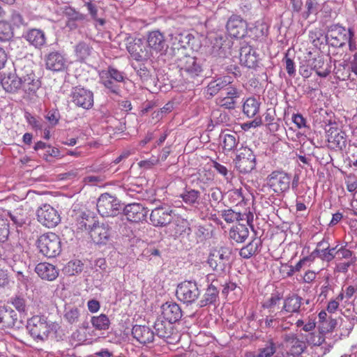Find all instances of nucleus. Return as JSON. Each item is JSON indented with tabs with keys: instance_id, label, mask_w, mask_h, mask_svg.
<instances>
[{
	"instance_id": "nucleus-26",
	"label": "nucleus",
	"mask_w": 357,
	"mask_h": 357,
	"mask_svg": "<svg viewBox=\"0 0 357 357\" xmlns=\"http://www.w3.org/2000/svg\"><path fill=\"white\" fill-rule=\"evenodd\" d=\"M282 339L287 347H289L291 357H295V356L300 355L304 351L305 344L303 341L299 340L296 334H284Z\"/></svg>"
},
{
	"instance_id": "nucleus-51",
	"label": "nucleus",
	"mask_w": 357,
	"mask_h": 357,
	"mask_svg": "<svg viewBox=\"0 0 357 357\" xmlns=\"http://www.w3.org/2000/svg\"><path fill=\"white\" fill-rule=\"evenodd\" d=\"M221 215L228 223H231L234 221L244 220L245 216V215H241V213L236 212L231 208L222 211Z\"/></svg>"
},
{
	"instance_id": "nucleus-18",
	"label": "nucleus",
	"mask_w": 357,
	"mask_h": 357,
	"mask_svg": "<svg viewBox=\"0 0 357 357\" xmlns=\"http://www.w3.org/2000/svg\"><path fill=\"white\" fill-rule=\"evenodd\" d=\"M247 27L246 21L238 15L231 16L226 25L229 35L236 38H243L247 33Z\"/></svg>"
},
{
	"instance_id": "nucleus-24",
	"label": "nucleus",
	"mask_w": 357,
	"mask_h": 357,
	"mask_svg": "<svg viewBox=\"0 0 357 357\" xmlns=\"http://www.w3.org/2000/svg\"><path fill=\"white\" fill-rule=\"evenodd\" d=\"M233 81L234 79L231 76L218 77L208 84L205 92L209 97H213L217 95L222 89L229 87V85L231 84Z\"/></svg>"
},
{
	"instance_id": "nucleus-54",
	"label": "nucleus",
	"mask_w": 357,
	"mask_h": 357,
	"mask_svg": "<svg viewBox=\"0 0 357 357\" xmlns=\"http://www.w3.org/2000/svg\"><path fill=\"white\" fill-rule=\"evenodd\" d=\"M101 72L107 73V77L116 82H123L124 81L125 76L123 73L113 67L109 66L107 70H102Z\"/></svg>"
},
{
	"instance_id": "nucleus-47",
	"label": "nucleus",
	"mask_w": 357,
	"mask_h": 357,
	"mask_svg": "<svg viewBox=\"0 0 357 357\" xmlns=\"http://www.w3.org/2000/svg\"><path fill=\"white\" fill-rule=\"evenodd\" d=\"M221 137L222 139V147L225 151L234 150L238 143V138L236 133L225 134Z\"/></svg>"
},
{
	"instance_id": "nucleus-38",
	"label": "nucleus",
	"mask_w": 357,
	"mask_h": 357,
	"mask_svg": "<svg viewBox=\"0 0 357 357\" xmlns=\"http://www.w3.org/2000/svg\"><path fill=\"white\" fill-rule=\"evenodd\" d=\"M249 236V230L246 225L238 224L229 231V238L236 243L244 242Z\"/></svg>"
},
{
	"instance_id": "nucleus-39",
	"label": "nucleus",
	"mask_w": 357,
	"mask_h": 357,
	"mask_svg": "<svg viewBox=\"0 0 357 357\" xmlns=\"http://www.w3.org/2000/svg\"><path fill=\"white\" fill-rule=\"evenodd\" d=\"M74 48L75 56L79 61H86L93 52V47L84 41L79 42Z\"/></svg>"
},
{
	"instance_id": "nucleus-29",
	"label": "nucleus",
	"mask_w": 357,
	"mask_h": 357,
	"mask_svg": "<svg viewBox=\"0 0 357 357\" xmlns=\"http://www.w3.org/2000/svg\"><path fill=\"white\" fill-rule=\"evenodd\" d=\"M24 38L36 48L42 47L46 43L45 32L39 29H30L23 34Z\"/></svg>"
},
{
	"instance_id": "nucleus-6",
	"label": "nucleus",
	"mask_w": 357,
	"mask_h": 357,
	"mask_svg": "<svg viewBox=\"0 0 357 357\" xmlns=\"http://www.w3.org/2000/svg\"><path fill=\"white\" fill-rule=\"evenodd\" d=\"M120 201L109 193L102 194L97 201V210L102 217L116 216L120 210Z\"/></svg>"
},
{
	"instance_id": "nucleus-8",
	"label": "nucleus",
	"mask_w": 357,
	"mask_h": 357,
	"mask_svg": "<svg viewBox=\"0 0 357 357\" xmlns=\"http://www.w3.org/2000/svg\"><path fill=\"white\" fill-rule=\"evenodd\" d=\"M27 329L35 339L44 340L47 338L52 328L45 317L33 316L27 323Z\"/></svg>"
},
{
	"instance_id": "nucleus-31",
	"label": "nucleus",
	"mask_w": 357,
	"mask_h": 357,
	"mask_svg": "<svg viewBox=\"0 0 357 357\" xmlns=\"http://www.w3.org/2000/svg\"><path fill=\"white\" fill-rule=\"evenodd\" d=\"M18 319L17 314L10 307H0V326L12 328L15 326Z\"/></svg>"
},
{
	"instance_id": "nucleus-34",
	"label": "nucleus",
	"mask_w": 357,
	"mask_h": 357,
	"mask_svg": "<svg viewBox=\"0 0 357 357\" xmlns=\"http://www.w3.org/2000/svg\"><path fill=\"white\" fill-rule=\"evenodd\" d=\"M191 36L187 32H180L178 31H175L169 34L172 45L176 48H185L191 39Z\"/></svg>"
},
{
	"instance_id": "nucleus-48",
	"label": "nucleus",
	"mask_w": 357,
	"mask_h": 357,
	"mask_svg": "<svg viewBox=\"0 0 357 357\" xmlns=\"http://www.w3.org/2000/svg\"><path fill=\"white\" fill-rule=\"evenodd\" d=\"M100 83L107 89L110 91V92L118 94L120 89L119 86L116 84L112 79L107 77V73H104L102 72H100Z\"/></svg>"
},
{
	"instance_id": "nucleus-7",
	"label": "nucleus",
	"mask_w": 357,
	"mask_h": 357,
	"mask_svg": "<svg viewBox=\"0 0 357 357\" xmlns=\"http://www.w3.org/2000/svg\"><path fill=\"white\" fill-rule=\"evenodd\" d=\"M20 77L22 80L21 91L26 95L36 94L41 86L40 79L36 75L30 66H25L20 70Z\"/></svg>"
},
{
	"instance_id": "nucleus-25",
	"label": "nucleus",
	"mask_w": 357,
	"mask_h": 357,
	"mask_svg": "<svg viewBox=\"0 0 357 357\" xmlns=\"http://www.w3.org/2000/svg\"><path fill=\"white\" fill-rule=\"evenodd\" d=\"M163 318L169 323H175L182 317L180 306L174 302H166L161 306Z\"/></svg>"
},
{
	"instance_id": "nucleus-4",
	"label": "nucleus",
	"mask_w": 357,
	"mask_h": 357,
	"mask_svg": "<svg viewBox=\"0 0 357 357\" xmlns=\"http://www.w3.org/2000/svg\"><path fill=\"white\" fill-rule=\"evenodd\" d=\"M201 291L195 280H185L177 285L176 296L185 304H192L199 297Z\"/></svg>"
},
{
	"instance_id": "nucleus-57",
	"label": "nucleus",
	"mask_w": 357,
	"mask_h": 357,
	"mask_svg": "<svg viewBox=\"0 0 357 357\" xmlns=\"http://www.w3.org/2000/svg\"><path fill=\"white\" fill-rule=\"evenodd\" d=\"M276 351L275 343L270 340L266 342L265 347L259 349V357H271Z\"/></svg>"
},
{
	"instance_id": "nucleus-37",
	"label": "nucleus",
	"mask_w": 357,
	"mask_h": 357,
	"mask_svg": "<svg viewBox=\"0 0 357 357\" xmlns=\"http://www.w3.org/2000/svg\"><path fill=\"white\" fill-rule=\"evenodd\" d=\"M302 298L297 294H292L287 297L284 301L282 312L290 313L298 312L301 306Z\"/></svg>"
},
{
	"instance_id": "nucleus-32",
	"label": "nucleus",
	"mask_w": 357,
	"mask_h": 357,
	"mask_svg": "<svg viewBox=\"0 0 357 357\" xmlns=\"http://www.w3.org/2000/svg\"><path fill=\"white\" fill-rule=\"evenodd\" d=\"M261 245V240L259 238H255L241 249L239 255L244 259H250L259 252Z\"/></svg>"
},
{
	"instance_id": "nucleus-55",
	"label": "nucleus",
	"mask_w": 357,
	"mask_h": 357,
	"mask_svg": "<svg viewBox=\"0 0 357 357\" xmlns=\"http://www.w3.org/2000/svg\"><path fill=\"white\" fill-rule=\"evenodd\" d=\"M10 21L13 27L20 28L22 26L27 25V22L25 21L22 15L15 10L12 12Z\"/></svg>"
},
{
	"instance_id": "nucleus-12",
	"label": "nucleus",
	"mask_w": 357,
	"mask_h": 357,
	"mask_svg": "<svg viewBox=\"0 0 357 357\" xmlns=\"http://www.w3.org/2000/svg\"><path fill=\"white\" fill-rule=\"evenodd\" d=\"M236 168L241 173H249L256 166V157L253 151L248 147H242L234 160Z\"/></svg>"
},
{
	"instance_id": "nucleus-23",
	"label": "nucleus",
	"mask_w": 357,
	"mask_h": 357,
	"mask_svg": "<svg viewBox=\"0 0 357 357\" xmlns=\"http://www.w3.org/2000/svg\"><path fill=\"white\" fill-rule=\"evenodd\" d=\"M344 132L335 127L326 130V137L329 146L332 149H343L346 147L347 140Z\"/></svg>"
},
{
	"instance_id": "nucleus-33",
	"label": "nucleus",
	"mask_w": 357,
	"mask_h": 357,
	"mask_svg": "<svg viewBox=\"0 0 357 357\" xmlns=\"http://www.w3.org/2000/svg\"><path fill=\"white\" fill-rule=\"evenodd\" d=\"M240 59L246 67L252 68L257 66L258 56L251 47H243L241 50Z\"/></svg>"
},
{
	"instance_id": "nucleus-59",
	"label": "nucleus",
	"mask_w": 357,
	"mask_h": 357,
	"mask_svg": "<svg viewBox=\"0 0 357 357\" xmlns=\"http://www.w3.org/2000/svg\"><path fill=\"white\" fill-rule=\"evenodd\" d=\"M197 179L204 183H208L213 180V174L210 169L203 168L198 172Z\"/></svg>"
},
{
	"instance_id": "nucleus-2",
	"label": "nucleus",
	"mask_w": 357,
	"mask_h": 357,
	"mask_svg": "<svg viewBox=\"0 0 357 357\" xmlns=\"http://www.w3.org/2000/svg\"><path fill=\"white\" fill-rule=\"evenodd\" d=\"M354 33L351 29H346L339 24H333L329 26L326 34V43L331 46L340 47L347 43L350 49L355 48V43L353 39Z\"/></svg>"
},
{
	"instance_id": "nucleus-17",
	"label": "nucleus",
	"mask_w": 357,
	"mask_h": 357,
	"mask_svg": "<svg viewBox=\"0 0 357 357\" xmlns=\"http://www.w3.org/2000/svg\"><path fill=\"white\" fill-rule=\"evenodd\" d=\"M149 209L140 203L127 204L123 208L126 219L132 222H139L146 220Z\"/></svg>"
},
{
	"instance_id": "nucleus-13",
	"label": "nucleus",
	"mask_w": 357,
	"mask_h": 357,
	"mask_svg": "<svg viewBox=\"0 0 357 357\" xmlns=\"http://www.w3.org/2000/svg\"><path fill=\"white\" fill-rule=\"evenodd\" d=\"M38 221L48 228L56 227L61 221L57 211L50 204H45L36 211Z\"/></svg>"
},
{
	"instance_id": "nucleus-58",
	"label": "nucleus",
	"mask_w": 357,
	"mask_h": 357,
	"mask_svg": "<svg viewBox=\"0 0 357 357\" xmlns=\"http://www.w3.org/2000/svg\"><path fill=\"white\" fill-rule=\"evenodd\" d=\"M11 303L15 308L20 313H25L27 310L25 298L20 296H17L12 298Z\"/></svg>"
},
{
	"instance_id": "nucleus-41",
	"label": "nucleus",
	"mask_w": 357,
	"mask_h": 357,
	"mask_svg": "<svg viewBox=\"0 0 357 357\" xmlns=\"http://www.w3.org/2000/svg\"><path fill=\"white\" fill-rule=\"evenodd\" d=\"M200 194L199 190L185 188L179 197L186 204L194 206L199 204Z\"/></svg>"
},
{
	"instance_id": "nucleus-19",
	"label": "nucleus",
	"mask_w": 357,
	"mask_h": 357,
	"mask_svg": "<svg viewBox=\"0 0 357 357\" xmlns=\"http://www.w3.org/2000/svg\"><path fill=\"white\" fill-rule=\"evenodd\" d=\"M127 50L136 61L147 60L151 56V52L147 50L139 38L134 39L127 44Z\"/></svg>"
},
{
	"instance_id": "nucleus-20",
	"label": "nucleus",
	"mask_w": 357,
	"mask_h": 357,
	"mask_svg": "<svg viewBox=\"0 0 357 357\" xmlns=\"http://www.w3.org/2000/svg\"><path fill=\"white\" fill-rule=\"evenodd\" d=\"M3 259L10 266L14 272L18 275V280L23 281V270L25 269V264L20 260V256L15 253L13 249L7 250L3 255Z\"/></svg>"
},
{
	"instance_id": "nucleus-1",
	"label": "nucleus",
	"mask_w": 357,
	"mask_h": 357,
	"mask_svg": "<svg viewBox=\"0 0 357 357\" xmlns=\"http://www.w3.org/2000/svg\"><path fill=\"white\" fill-rule=\"evenodd\" d=\"M178 67L180 82L189 90L199 85L204 79V69L199 59L195 56H184L179 59Z\"/></svg>"
},
{
	"instance_id": "nucleus-21",
	"label": "nucleus",
	"mask_w": 357,
	"mask_h": 357,
	"mask_svg": "<svg viewBox=\"0 0 357 357\" xmlns=\"http://www.w3.org/2000/svg\"><path fill=\"white\" fill-rule=\"evenodd\" d=\"M1 84L6 92L10 93H18L21 91L22 87L20 70L19 75L15 73H4L1 79Z\"/></svg>"
},
{
	"instance_id": "nucleus-27",
	"label": "nucleus",
	"mask_w": 357,
	"mask_h": 357,
	"mask_svg": "<svg viewBox=\"0 0 357 357\" xmlns=\"http://www.w3.org/2000/svg\"><path fill=\"white\" fill-rule=\"evenodd\" d=\"M132 335L139 343L146 344L154 340V332L148 326L135 325L132 327Z\"/></svg>"
},
{
	"instance_id": "nucleus-40",
	"label": "nucleus",
	"mask_w": 357,
	"mask_h": 357,
	"mask_svg": "<svg viewBox=\"0 0 357 357\" xmlns=\"http://www.w3.org/2000/svg\"><path fill=\"white\" fill-rule=\"evenodd\" d=\"M172 323L166 322L161 319H157L154 324L155 335L160 338H167L172 335Z\"/></svg>"
},
{
	"instance_id": "nucleus-45",
	"label": "nucleus",
	"mask_w": 357,
	"mask_h": 357,
	"mask_svg": "<svg viewBox=\"0 0 357 357\" xmlns=\"http://www.w3.org/2000/svg\"><path fill=\"white\" fill-rule=\"evenodd\" d=\"M193 229L194 234L199 241H203L211 237L212 231L209 225L197 224L194 226Z\"/></svg>"
},
{
	"instance_id": "nucleus-42",
	"label": "nucleus",
	"mask_w": 357,
	"mask_h": 357,
	"mask_svg": "<svg viewBox=\"0 0 357 357\" xmlns=\"http://www.w3.org/2000/svg\"><path fill=\"white\" fill-rule=\"evenodd\" d=\"M346 75H343L342 77H339V79L349 80L350 82L349 88L351 89H357V64L351 63L350 68H344Z\"/></svg>"
},
{
	"instance_id": "nucleus-11",
	"label": "nucleus",
	"mask_w": 357,
	"mask_h": 357,
	"mask_svg": "<svg viewBox=\"0 0 357 357\" xmlns=\"http://www.w3.org/2000/svg\"><path fill=\"white\" fill-rule=\"evenodd\" d=\"M70 102L84 109H90L93 106V93L91 91L76 86L70 94Z\"/></svg>"
},
{
	"instance_id": "nucleus-52",
	"label": "nucleus",
	"mask_w": 357,
	"mask_h": 357,
	"mask_svg": "<svg viewBox=\"0 0 357 357\" xmlns=\"http://www.w3.org/2000/svg\"><path fill=\"white\" fill-rule=\"evenodd\" d=\"M84 264L79 260H75L69 261L65 266V271L66 273L74 275L81 273L83 270Z\"/></svg>"
},
{
	"instance_id": "nucleus-61",
	"label": "nucleus",
	"mask_w": 357,
	"mask_h": 357,
	"mask_svg": "<svg viewBox=\"0 0 357 357\" xmlns=\"http://www.w3.org/2000/svg\"><path fill=\"white\" fill-rule=\"evenodd\" d=\"M335 257H337L338 259H352L353 252L345 248L344 247H341L340 248L337 249L335 252Z\"/></svg>"
},
{
	"instance_id": "nucleus-53",
	"label": "nucleus",
	"mask_w": 357,
	"mask_h": 357,
	"mask_svg": "<svg viewBox=\"0 0 357 357\" xmlns=\"http://www.w3.org/2000/svg\"><path fill=\"white\" fill-rule=\"evenodd\" d=\"M10 220L17 226H22L26 222V217L23 213L22 209H15L8 213Z\"/></svg>"
},
{
	"instance_id": "nucleus-5",
	"label": "nucleus",
	"mask_w": 357,
	"mask_h": 357,
	"mask_svg": "<svg viewBox=\"0 0 357 357\" xmlns=\"http://www.w3.org/2000/svg\"><path fill=\"white\" fill-rule=\"evenodd\" d=\"M231 252L227 248L213 250L208 258V264L218 274L224 273L229 264Z\"/></svg>"
},
{
	"instance_id": "nucleus-10",
	"label": "nucleus",
	"mask_w": 357,
	"mask_h": 357,
	"mask_svg": "<svg viewBox=\"0 0 357 357\" xmlns=\"http://www.w3.org/2000/svg\"><path fill=\"white\" fill-rule=\"evenodd\" d=\"M291 181V174L284 171H274L267 177L268 185L278 194L288 191Z\"/></svg>"
},
{
	"instance_id": "nucleus-35",
	"label": "nucleus",
	"mask_w": 357,
	"mask_h": 357,
	"mask_svg": "<svg viewBox=\"0 0 357 357\" xmlns=\"http://www.w3.org/2000/svg\"><path fill=\"white\" fill-rule=\"evenodd\" d=\"M218 295L219 290L218 288L213 283L211 284L206 289L202 298L199 301V306L204 307L208 305H215L218 299Z\"/></svg>"
},
{
	"instance_id": "nucleus-30",
	"label": "nucleus",
	"mask_w": 357,
	"mask_h": 357,
	"mask_svg": "<svg viewBox=\"0 0 357 357\" xmlns=\"http://www.w3.org/2000/svg\"><path fill=\"white\" fill-rule=\"evenodd\" d=\"M35 271L41 279L47 281H53L59 275V270L56 266L45 262L38 264Z\"/></svg>"
},
{
	"instance_id": "nucleus-64",
	"label": "nucleus",
	"mask_w": 357,
	"mask_h": 357,
	"mask_svg": "<svg viewBox=\"0 0 357 357\" xmlns=\"http://www.w3.org/2000/svg\"><path fill=\"white\" fill-rule=\"evenodd\" d=\"M305 6L308 15L316 13L319 9V5L317 0H307Z\"/></svg>"
},
{
	"instance_id": "nucleus-46",
	"label": "nucleus",
	"mask_w": 357,
	"mask_h": 357,
	"mask_svg": "<svg viewBox=\"0 0 357 357\" xmlns=\"http://www.w3.org/2000/svg\"><path fill=\"white\" fill-rule=\"evenodd\" d=\"M92 326L99 331L107 330L109 328L110 321L107 315L101 314L99 316H93L91 320Z\"/></svg>"
},
{
	"instance_id": "nucleus-16",
	"label": "nucleus",
	"mask_w": 357,
	"mask_h": 357,
	"mask_svg": "<svg viewBox=\"0 0 357 357\" xmlns=\"http://www.w3.org/2000/svg\"><path fill=\"white\" fill-rule=\"evenodd\" d=\"M147 36V44L151 56L153 53L162 54L167 51L168 45L163 33L159 31H153L149 32Z\"/></svg>"
},
{
	"instance_id": "nucleus-44",
	"label": "nucleus",
	"mask_w": 357,
	"mask_h": 357,
	"mask_svg": "<svg viewBox=\"0 0 357 357\" xmlns=\"http://www.w3.org/2000/svg\"><path fill=\"white\" fill-rule=\"evenodd\" d=\"M62 12L63 15L68 17V22L73 21V22H84L86 18V15L79 13L78 10H77L75 8L70 6H64L61 8Z\"/></svg>"
},
{
	"instance_id": "nucleus-56",
	"label": "nucleus",
	"mask_w": 357,
	"mask_h": 357,
	"mask_svg": "<svg viewBox=\"0 0 357 357\" xmlns=\"http://www.w3.org/2000/svg\"><path fill=\"white\" fill-rule=\"evenodd\" d=\"M42 157L46 161L50 162V158H61L63 157V155L61 154V151L59 149L53 147L49 144Z\"/></svg>"
},
{
	"instance_id": "nucleus-49",
	"label": "nucleus",
	"mask_w": 357,
	"mask_h": 357,
	"mask_svg": "<svg viewBox=\"0 0 357 357\" xmlns=\"http://www.w3.org/2000/svg\"><path fill=\"white\" fill-rule=\"evenodd\" d=\"M80 310L76 307H66L63 317L70 324H74L79 321Z\"/></svg>"
},
{
	"instance_id": "nucleus-28",
	"label": "nucleus",
	"mask_w": 357,
	"mask_h": 357,
	"mask_svg": "<svg viewBox=\"0 0 357 357\" xmlns=\"http://www.w3.org/2000/svg\"><path fill=\"white\" fill-rule=\"evenodd\" d=\"M90 236L96 244H105L108 241L110 233L107 225L93 223L90 229Z\"/></svg>"
},
{
	"instance_id": "nucleus-14",
	"label": "nucleus",
	"mask_w": 357,
	"mask_h": 357,
	"mask_svg": "<svg viewBox=\"0 0 357 357\" xmlns=\"http://www.w3.org/2000/svg\"><path fill=\"white\" fill-rule=\"evenodd\" d=\"M45 67L47 70L61 72L68 68V60L60 51H52L45 54L44 58Z\"/></svg>"
},
{
	"instance_id": "nucleus-43",
	"label": "nucleus",
	"mask_w": 357,
	"mask_h": 357,
	"mask_svg": "<svg viewBox=\"0 0 357 357\" xmlns=\"http://www.w3.org/2000/svg\"><path fill=\"white\" fill-rule=\"evenodd\" d=\"M260 102L255 98H248L243 105V113L249 118L254 117L259 110Z\"/></svg>"
},
{
	"instance_id": "nucleus-62",
	"label": "nucleus",
	"mask_w": 357,
	"mask_h": 357,
	"mask_svg": "<svg viewBox=\"0 0 357 357\" xmlns=\"http://www.w3.org/2000/svg\"><path fill=\"white\" fill-rule=\"evenodd\" d=\"M46 119L52 126H56L59 123L60 114L58 110L52 109L47 112Z\"/></svg>"
},
{
	"instance_id": "nucleus-60",
	"label": "nucleus",
	"mask_w": 357,
	"mask_h": 357,
	"mask_svg": "<svg viewBox=\"0 0 357 357\" xmlns=\"http://www.w3.org/2000/svg\"><path fill=\"white\" fill-rule=\"evenodd\" d=\"M9 234L8 225L6 220L0 218V241L3 242Z\"/></svg>"
},
{
	"instance_id": "nucleus-22",
	"label": "nucleus",
	"mask_w": 357,
	"mask_h": 357,
	"mask_svg": "<svg viewBox=\"0 0 357 357\" xmlns=\"http://www.w3.org/2000/svg\"><path fill=\"white\" fill-rule=\"evenodd\" d=\"M240 97V92L233 86H229L226 89V93L224 96L221 94L215 99L218 105L228 109H233L236 107V100Z\"/></svg>"
},
{
	"instance_id": "nucleus-9",
	"label": "nucleus",
	"mask_w": 357,
	"mask_h": 357,
	"mask_svg": "<svg viewBox=\"0 0 357 357\" xmlns=\"http://www.w3.org/2000/svg\"><path fill=\"white\" fill-rule=\"evenodd\" d=\"M174 215V210L169 206L163 204L151 211L149 219L153 226L163 227L172 222Z\"/></svg>"
},
{
	"instance_id": "nucleus-63",
	"label": "nucleus",
	"mask_w": 357,
	"mask_h": 357,
	"mask_svg": "<svg viewBox=\"0 0 357 357\" xmlns=\"http://www.w3.org/2000/svg\"><path fill=\"white\" fill-rule=\"evenodd\" d=\"M213 167L214 169L222 176H223L227 180L229 178L230 174L229 173V171L227 168L218 163V162H213Z\"/></svg>"
},
{
	"instance_id": "nucleus-50",
	"label": "nucleus",
	"mask_w": 357,
	"mask_h": 357,
	"mask_svg": "<svg viewBox=\"0 0 357 357\" xmlns=\"http://www.w3.org/2000/svg\"><path fill=\"white\" fill-rule=\"evenodd\" d=\"M13 37V26L6 21L0 22V40L7 41Z\"/></svg>"
},
{
	"instance_id": "nucleus-15",
	"label": "nucleus",
	"mask_w": 357,
	"mask_h": 357,
	"mask_svg": "<svg viewBox=\"0 0 357 357\" xmlns=\"http://www.w3.org/2000/svg\"><path fill=\"white\" fill-rule=\"evenodd\" d=\"M307 65L321 77H327L331 73L333 68L331 58L328 56H326L325 58L323 55L309 59Z\"/></svg>"
},
{
	"instance_id": "nucleus-36",
	"label": "nucleus",
	"mask_w": 357,
	"mask_h": 357,
	"mask_svg": "<svg viewBox=\"0 0 357 357\" xmlns=\"http://www.w3.org/2000/svg\"><path fill=\"white\" fill-rule=\"evenodd\" d=\"M337 248V246L334 248L327 246V248H324V249L314 250L310 255V258H312L313 261L315 258H319L322 261L330 262L335 258V252Z\"/></svg>"
},
{
	"instance_id": "nucleus-3",
	"label": "nucleus",
	"mask_w": 357,
	"mask_h": 357,
	"mask_svg": "<svg viewBox=\"0 0 357 357\" xmlns=\"http://www.w3.org/2000/svg\"><path fill=\"white\" fill-rule=\"evenodd\" d=\"M37 243L40 252L49 258L59 255L61 251V240L53 232L41 235L38 239Z\"/></svg>"
}]
</instances>
